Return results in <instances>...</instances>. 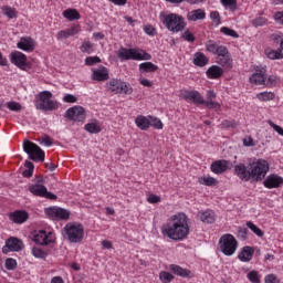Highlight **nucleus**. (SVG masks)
Returning <instances> with one entry per match:
<instances>
[{"instance_id": "obj_58", "label": "nucleus", "mask_w": 283, "mask_h": 283, "mask_svg": "<svg viewBox=\"0 0 283 283\" xmlns=\"http://www.w3.org/2000/svg\"><path fill=\"white\" fill-rule=\"evenodd\" d=\"M222 6H224L226 8H230L233 9L235 8L238 0H221Z\"/></svg>"}, {"instance_id": "obj_40", "label": "nucleus", "mask_w": 283, "mask_h": 283, "mask_svg": "<svg viewBox=\"0 0 283 283\" xmlns=\"http://www.w3.org/2000/svg\"><path fill=\"white\" fill-rule=\"evenodd\" d=\"M2 12L4 17H8V19H17V9L12 7H2Z\"/></svg>"}, {"instance_id": "obj_18", "label": "nucleus", "mask_w": 283, "mask_h": 283, "mask_svg": "<svg viewBox=\"0 0 283 283\" xmlns=\"http://www.w3.org/2000/svg\"><path fill=\"white\" fill-rule=\"evenodd\" d=\"M283 178L280 175L272 174L266 177L263 185L266 189H277L282 187Z\"/></svg>"}, {"instance_id": "obj_59", "label": "nucleus", "mask_w": 283, "mask_h": 283, "mask_svg": "<svg viewBox=\"0 0 283 283\" xmlns=\"http://www.w3.org/2000/svg\"><path fill=\"white\" fill-rule=\"evenodd\" d=\"M147 202H149L150 205H158V202H160V196L149 195L147 198Z\"/></svg>"}, {"instance_id": "obj_5", "label": "nucleus", "mask_w": 283, "mask_h": 283, "mask_svg": "<svg viewBox=\"0 0 283 283\" xmlns=\"http://www.w3.org/2000/svg\"><path fill=\"white\" fill-rule=\"evenodd\" d=\"M35 107L42 112H54V109H59V104L52 101V92L43 91L38 95Z\"/></svg>"}, {"instance_id": "obj_48", "label": "nucleus", "mask_w": 283, "mask_h": 283, "mask_svg": "<svg viewBox=\"0 0 283 283\" xmlns=\"http://www.w3.org/2000/svg\"><path fill=\"white\" fill-rule=\"evenodd\" d=\"M4 266L7 271H14V269H17V260L12 258L7 259Z\"/></svg>"}, {"instance_id": "obj_43", "label": "nucleus", "mask_w": 283, "mask_h": 283, "mask_svg": "<svg viewBox=\"0 0 283 283\" xmlns=\"http://www.w3.org/2000/svg\"><path fill=\"white\" fill-rule=\"evenodd\" d=\"M253 28H262V25H266L269 23V19L264 17H258L251 21Z\"/></svg>"}, {"instance_id": "obj_62", "label": "nucleus", "mask_w": 283, "mask_h": 283, "mask_svg": "<svg viewBox=\"0 0 283 283\" xmlns=\"http://www.w3.org/2000/svg\"><path fill=\"white\" fill-rule=\"evenodd\" d=\"M265 283H280V279L274 274H269L265 276Z\"/></svg>"}, {"instance_id": "obj_60", "label": "nucleus", "mask_w": 283, "mask_h": 283, "mask_svg": "<svg viewBox=\"0 0 283 283\" xmlns=\"http://www.w3.org/2000/svg\"><path fill=\"white\" fill-rule=\"evenodd\" d=\"M271 41H273L274 45H280V48H282L283 39L279 34H272L271 35Z\"/></svg>"}, {"instance_id": "obj_63", "label": "nucleus", "mask_w": 283, "mask_h": 283, "mask_svg": "<svg viewBox=\"0 0 283 283\" xmlns=\"http://www.w3.org/2000/svg\"><path fill=\"white\" fill-rule=\"evenodd\" d=\"M144 32L148 34L149 36H154L156 34V29L151 25H146L144 28Z\"/></svg>"}, {"instance_id": "obj_35", "label": "nucleus", "mask_w": 283, "mask_h": 283, "mask_svg": "<svg viewBox=\"0 0 283 283\" xmlns=\"http://www.w3.org/2000/svg\"><path fill=\"white\" fill-rule=\"evenodd\" d=\"M193 63L198 67H205V65L209 64V57L202 52H197L193 56Z\"/></svg>"}, {"instance_id": "obj_55", "label": "nucleus", "mask_w": 283, "mask_h": 283, "mask_svg": "<svg viewBox=\"0 0 283 283\" xmlns=\"http://www.w3.org/2000/svg\"><path fill=\"white\" fill-rule=\"evenodd\" d=\"M268 124L270 125V127H272V129H274V132H277V134L280 136H283V128H282V126L273 123V120H268Z\"/></svg>"}, {"instance_id": "obj_13", "label": "nucleus", "mask_w": 283, "mask_h": 283, "mask_svg": "<svg viewBox=\"0 0 283 283\" xmlns=\"http://www.w3.org/2000/svg\"><path fill=\"white\" fill-rule=\"evenodd\" d=\"M65 118L81 123L85 120V108L83 106H73L65 112Z\"/></svg>"}, {"instance_id": "obj_34", "label": "nucleus", "mask_w": 283, "mask_h": 283, "mask_svg": "<svg viewBox=\"0 0 283 283\" xmlns=\"http://www.w3.org/2000/svg\"><path fill=\"white\" fill-rule=\"evenodd\" d=\"M206 74L208 78H220L224 74V71L218 65H212L207 70Z\"/></svg>"}, {"instance_id": "obj_14", "label": "nucleus", "mask_w": 283, "mask_h": 283, "mask_svg": "<svg viewBox=\"0 0 283 283\" xmlns=\"http://www.w3.org/2000/svg\"><path fill=\"white\" fill-rule=\"evenodd\" d=\"M266 77V66H254V73L250 76L249 81L252 85H264Z\"/></svg>"}, {"instance_id": "obj_9", "label": "nucleus", "mask_w": 283, "mask_h": 283, "mask_svg": "<svg viewBox=\"0 0 283 283\" xmlns=\"http://www.w3.org/2000/svg\"><path fill=\"white\" fill-rule=\"evenodd\" d=\"M106 87L108 92H112L113 94H126L127 96H129V94H133L134 92L132 85L118 78H112L111 81H108L106 83Z\"/></svg>"}, {"instance_id": "obj_1", "label": "nucleus", "mask_w": 283, "mask_h": 283, "mask_svg": "<svg viewBox=\"0 0 283 283\" xmlns=\"http://www.w3.org/2000/svg\"><path fill=\"white\" fill-rule=\"evenodd\" d=\"M269 171V161L264 159H259L256 163L250 164V170L244 164H238L234 166V174L243 182H260L266 177Z\"/></svg>"}, {"instance_id": "obj_47", "label": "nucleus", "mask_w": 283, "mask_h": 283, "mask_svg": "<svg viewBox=\"0 0 283 283\" xmlns=\"http://www.w3.org/2000/svg\"><path fill=\"white\" fill-rule=\"evenodd\" d=\"M159 280H161L163 283H170L174 280V276L171 273L163 271L159 273Z\"/></svg>"}, {"instance_id": "obj_54", "label": "nucleus", "mask_w": 283, "mask_h": 283, "mask_svg": "<svg viewBox=\"0 0 283 283\" xmlns=\"http://www.w3.org/2000/svg\"><path fill=\"white\" fill-rule=\"evenodd\" d=\"M248 280L252 283H260V276L256 271H251L248 273Z\"/></svg>"}, {"instance_id": "obj_19", "label": "nucleus", "mask_w": 283, "mask_h": 283, "mask_svg": "<svg viewBox=\"0 0 283 283\" xmlns=\"http://www.w3.org/2000/svg\"><path fill=\"white\" fill-rule=\"evenodd\" d=\"M92 80L97 81L98 83L109 81V70L105 66H101L99 69L92 70Z\"/></svg>"}, {"instance_id": "obj_7", "label": "nucleus", "mask_w": 283, "mask_h": 283, "mask_svg": "<svg viewBox=\"0 0 283 283\" xmlns=\"http://www.w3.org/2000/svg\"><path fill=\"white\" fill-rule=\"evenodd\" d=\"M64 231L69 242H73L74 244L82 242L83 235H85V229L80 223H67L64 227Z\"/></svg>"}, {"instance_id": "obj_3", "label": "nucleus", "mask_w": 283, "mask_h": 283, "mask_svg": "<svg viewBox=\"0 0 283 283\" xmlns=\"http://www.w3.org/2000/svg\"><path fill=\"white\" fill-rule=\"evenodd\" d=\"M117 56L120 61H151V54L146 53L143 49L120 48L117 51Z\"/></svg>"}, {"instance_id": "obj_27", "label": "nucleus", "mask_w": 283, "mask_h": 283, "mask_svg": "<svg viewBox=\"0 0 283 283\" xmlns=\"http://www.w3.org/2000/svg\"><path fill=\"white\" fill-rule=\"evenodd\" d=\"M253 253H255V250L253 248L243 247L238 258L241 262H251V260H253Z\"/></svg>"}, {"instance_id": "obj_28", "label": "nucleus", "mask_w": 283, "mask_h": 283, "mask_svg": "<svg viewBox=\"0 0 283 283\" xmlns=\"http://www.w3.org/2000/svg\"><path fill=\"white\" fill-rule=\"evenodd\" d=\"M264 54L271 61H276V60L283 59V42L281 43V48H279L277 50L265 49Z\"/></svg>"}, {"instance_id": "obj_56", "label": "nucleus", "mask_w": 283, "mask_h": 283, "mask_svg": "<svg viewBox=\"0 0 283 283\" xmlns=\"http://www.w3.org/2000/svg\"><path fill=\"white\" fill-rule=\"evenodd\" d=\"M150 126L154 127L155 129H163V120L158 118H153L150 117Z\"/></svg>"}, {"instance_id": "obj_4", "label": "nucleus", "mask_w": 283, "mask_h": 283, "mask_svg": "<svg viewBox=\"0 0 283 283\" xmlns=\"http://www.w3.org/2000/svg\"><path fill=\"white\" fill-rule=\"evenodd\" d=\"M160 21L170 32H182L185 30V18L176 13L160 15Z\"/></svg>"}, {"instance_id": "obj_64", "label": "nucleus", "mask_w": 283, "mask_h": 283, "mask_svg": "<svg viewBox=\"0 0 283 283\" xmlns=\"http://www.w3.org/2000/svg\"><path fill=\"white\" fill-rule=\"evenodd\" d=\"M274 20L276 21V23H280V25H283V11H277L274 14Z\"/></svg>"}, {"instance_id": "obj_42", "label": "nucleus", "mask_w": 283, "mask_h": 283, "mask_svg": "<svg viewBox=\"0 0 283 283\" xmlns=\"http://www.w3.org/2000/svg\"><path fill=\"white\" fill-rule=\"evenodd\" d=\"M245 224H247L249 230H251L252 232H254L258 235V238H263L264 237V232L262 231V229H260L253 222L248 221Z\"/></svg>"}, {"instance_id": "obj_50", "label": "nucleus", "mask_w": 283, "mask_h": 283, "mask_svg": "<svg viewBox=\"0 0 283 283\" xmlns=\"http://www.w3.org/2000/svg\"><path fill=\"white\" fill-rule=\"evenodd\" d=\"M181 39L184 41H188V43H193V41H196V36H193V33H191L189 30L182 33Z\"/></svg>"}, {"instance_id": "obj_12", "label": "nucleus", "mask_w": 283, "mask_h": 283, "mask_svg": "<svg viewBox=\"0 0 283 283\" xmlns=\"http://www.w3.org/2000/svg\"><path fill=\"white\" fill-rule=\"evenodd\" d=\"M23 241L17 237H10L6 241V245L2 248V253L7 255V253H10V251H23Z\"/></svg>"}, {"instance_id": "obj_15", "label": "nucleus", "mask_w": 283, "mask_h": 283, "mask_svg": "<svg viewBox=\"0 0 283 283\" xmlns=\"http://www.w3.org/2000/svg\"><path fill=\"white\" fill-rule=\"evenodd\" d=\"M10 61L20 70H28V56H25V54L21 53L20 51L11 52Z\"/></svg>"}, {"instance_id": "obj_57", "label": "nucleus", "mask_w": 283, "mask_h": 283, "mask_svg": "<svg viewBox=\"0 0 283 283\" xmlns=\"http://www.w3.org/2000/svg\"><path fill=\"white\" fill-rule=\"evenodd\" d=\"M210 19H211V21H213V23H216L217 25H220V12H218V11H212L211 13H210Z\"/></svg>"}, {"instance_id": "obj_51", "label": "nucleus", "mask_w": 283, "mask_h": 283, "mask_svg": "<svg viewBox=\"0 0 283 283\" xmlns=\"http://www.w3.org/2000/svg\"><path fill=\"white\" fill-rule=\"evenodd\" d=\"M7 107L11 112H21V104L18 102H8Z\"/></svg>"}, {"instance_id": "obj_45", "label": "nucleus", "mask_w": 283, "mask_h": 283, "mask_svg": "<svg viewBox=\"0 0 283 283\" xmlns=\"http://www.w3.org/2000/svg\"><path fill=\"white\" fill-rule=\"evenodd\" d=\"M263 85H265V87H275L277 85V76L270 75L268 77V80H266V76H265Z\"/></svg>"}, {"instance_id": "obj_32", "label": "nucleus", "mask_w": 283, "mask_h": 283, "mask_svg": "<svg viewBox=\"0 0 283 283\" xmlns=\"http://www.w3.org/2000/svg\"><path fill=\"white\" fill-rule=\"evenodd\" d=\"M78 32H81L78 27H72V28H70L67 30L59 31L57 39L59 40H61V39H70V36H74L76 34H78Z\"/></svg>"}, {"instance_id": "obj_16", "label": "nucleus", "mask_w": 283, "mask_h": 283, "mask_svg": "<svg viewBox=\"0 0 283 283\" xmlns=\"http://www.w3.org/2000/svg\"><path fill=\"white\" fill-rule=\"evenodd\" d=\"M182 98L188 103H193V105H205V97L198 91H186Z\"/></svg>"}, {"instance_id": "obj_29", "label": "nucleus", "mask_w": 283, "mask_h": 283, "mask_svg": "<svg viewBox=\"0 0 283 283\" xmlns=\"http://www.w3.org/2000/svg\"><path fill=\"white\" fill-rule=\"evenodd\" d=\"M33 241L35 242V244H50L52 242V240H50V238L48 237V232H45V230H40L38 233H35L33 235Z\"/></svg>"}, {"instance_id": "obj_53", "label": "nucleus", "mask_w": 283, "mask_h": 283, "mask_svg": "<svg viewBox=\"0 0 283 283\" xmlns=\"http://www.w3.org/2000/svg\"><path fill=\"white\" fill-rule=\"evenodd\" d=\"M96 63H101V57L88 56L85 59V65L92 66V65H96Z\"/></svg>"}, {"instance_id": "obj_10", "label": "nucleus", "mask_w": 283, "mask_h": 283, "mask_svg": "<svg viewBox=\"0 0 283 283\" xmlns=\"http://www.w3.org/2000/svg\"><path fill=\"white\" fill-rule=\"evenodd\" d=\"M43 178H39L35 185L29 186V191L33 196H39L40 198H48V200H56V195L48 191V188L43 186Z\"/></svg>"}, {"instance_id": "obj_20", "label": "nucleus", "mask_w": 283, "mask_h": 283, "mask_svg": "<svg viewBox=\"0 0 283 283\" xmlns=\"http://www.w3.org/2000/svg\"><path fill=\"white\" fill-rule=\"evenodd\" d=\"M35 45L36 42H34V40L30 36H23L17 43V48H19V50H23V52H34Z\"/></svg>"}, {"instance_id": "obj_44", "label": "nucleus", "mask_w": 283, "mask_h": 283, "mask_svg": "<svg viewBox=\"0 0 283 283\" xmlns=\"http://www.w3.org/2000/svg\"><path fill=\"white\" fill-rule=\"evenodd\" d=\"M32 255L34 258H40L41 260H45L48 258V252L43 251L41 248L39 247H34L32 249Z\"/></svg>"}, {"instance_id": "obj_38", "label": "nucleus", "mask_w": 283, "mask_h": 283, "mask_svg": "<svg viewBox=\"0 0 283 283\" xmlns=\"http://www.w3.org/2000/svg\"><path fill=\"white\" fill-rule=\"evenodd\" d=\"M256 98L262 101L263 103H266L268 101H274L275 99V93L273 92H261L256 94Z\"/></svg>"}, {"instance_id": "obj_6", "label": "nucleus", "mask_w": 283, "mask_h": 283, "mask_svg": "<svg viewBox=\"0 0 283 283\" xmlns=\"http://www.w3.org/2000/svg\"><path fill=\"white\" fill-rule=\"evenodd\" d=\"M23 151L28 154L29 159L33 163H43L45 160V151L31 140L25 139L23 142Z\"/></svg>"}, {"instance_id": "obj_17", "label": "nucleus", "mask_w": 283, "mask_h": 283, "mask_svg": "<svg viewBox=\"0 0 283 283\" xmlns=\"http://www.w3.org/2000/svg\"><path fill=\"white\" fill-rule=\"evenodd\" d=\"M206 50L207 52H210V54L219 56V54H224L227 52V46L220 44V42H217L216 40H208L206 42Z\"/></svg>"}, {"instance_id": "obj_8", "label": "nucleus", "mask_w": 283, "mask_h": 283, "mask_svg": "<svg viewBox=\"0 0 283 283\" xmlns=\"http://www.w3.org/2000/svg\"><path fill=\"white\" fill-rule=\"evenodd\" d=\"M219 247L223 255L231 256L238 251V240L233 234H223L219 240Z\"/></svg>"}, {"instance_id": "obj_36", "label": "nucleus", "mask_w": 283, "mask_h": 283, "mask_svg": "<svg viewBox=\"0 0 283 283\" xmlns=\"http://www.w3.org/2000/svg\"><path fill=\"white\" fill-rule=\"evenodd\" d=\"M64 19H67L69 21H78L81 19V13L76 9H66L63 11Z\"/></svg>"}, {"instance_id": "obj_23", "label": "nucleus", "mask_w": 283, "mask_h": 283, "mask_svg": "<svg viewBox=\"0 0 283 283\" xmlns=\"http://www.w3.org/2000/svg\"><path fill=\"white\" fill-rule=\"evenodd\" d=\"M231 163L229 160L220 159L211 164L210 169L212 174H224L229 169Z\"/></svg>"}, {"instance_id": "obj_31", "label": "nucleus", "mask_w": 283, "mask_h": 283, "mask_svg": "<svg viewBox=\"0 0 283 283\" xmlns=\"http://www.w3.org/2000/svg\"><path fill=\"white\" fill-rule=\"evenodd\" d=\"M135 125L143 132H147V128L151 127V122L146 116L139 115L135 119Z\"/></svg>"}, {"instance_id": "obj_11", "label": "nucleus", "mask_w": 283, "mask_h": 283, "mask_svg": "<svg viewBox=\"0 0 283 283\" xmlns=\"http://www.w3.org/2000/svg\"><path fill=\"white\" fill-rule=\"evenodd\" d=\"M45 213L52 220H70V211L60 207L46 208Z\"/></svg>"}, {"instance_id": "obj_30", "label": "nucleus", "mask_w": 283, "mask_h": 283, "mask_svg": "<svg viewBox=\"0 0 283 283\" xmlns=\"http://www.w3.org/2000/svg\"><path fill=\"white\" fill-rule=\"evenodd\" d=\"M207 13L202 9H197L188 12L187 19L188 21H202L206 19Z\"/></svg>"}, {"instance_id": "obj_22", "label": "nucleus", "mask_w": 283, "mask_h": 283, "mask_svg": "<svg viewBox=\"0 0 283 283\" xmlns=\"http://www.w3.org/2000/svg\"><path fill=\"white\" fill-rule=\"evenodd\" d=\"M197 219L203 224H213L216 222V212L213 210H201L197 213Z\"/></svg>"}, {"instance_id": "obj_46", "label": "nucleus", "mask_w": 283, "mask_h": 283, "mask_svg": "<svg viewBox=\"0 0 283 283\" xmlns=\"http://www.w3.org/2000/svg\"><path fill=\"white\" fill-rule=\"evenodd\" d=\"M221 32L222 34H226V36H232V39H238L240 36L235 30L229 29L227 27H222Z\"/></svg>"}, {"instance_id": "obj_39", "label": "nucleus", "mask_w": 283, "mask_h": 283, "mask_svg": "<svg viewBox=\"0 0 283 283\" xmlns=\"http://www.w3.org/2000/svg\"><path fill=\"white\" fill-rule=\"evenodd\" d=\"M199 182L206 187H216V185H218V179L213 177H202L199 179Z\"/></svg>"}, {"instance_id": "obj_37", "label": "nucleus", "mask_w": 283, "mask_h": 283, "mask_svg": "<svg viewBox=\"0 0 283 283\" xmlns=\"http://www.w3.org/2000/svg\"><path fill=\"white\" fill-rule=\"evenodd\" d=\"M84 129L88 134H101V124L98 122L88 123L84 126Z\"/></svg>"}, {"instance_id": "obj_61", "label": "nucleus", "mask_w": 283, "mask_h": 283, "mask_svg": "<svg viewBox=\"0 0 283 283\" xmlns=\"http://www.w3.org/2000/svg\"><path fill=\"white\" fill-rule=\"evenodd\" d=\"M76 101H78V98L72 94H65L63 96V102L64 103H76Z\"/></svg>"}, {"instance_id": "obj_52", "label": "nucleus", "mask_w": 283, "mask_h": 283, "mask_svg": "<svg viewBox=\"0 0 283 283\" xmlns=\"http://www.w3.org/2000/svg\"><path fill=\"white\" fill-rule=\"evenodd\" d=\"M247 235H249V229L240 227L238 229L237 238H239V240H247Z\"/></svg>"}, {"instance_id": "obj_41", "label": "nucleus", "mask_w": 283, "mask_h": 283, "mask_svg": "<svg viewBox=\"0 0 283 283\" xmlns=\"http://www.w3.org/2000/svg\"><path fill=\"white\" fill-rule=\"evenodd\" d=\"M24 167H27V169L22 172V176H24V178H32V174H34V164L27 160Z\"/></svg>"}, {"instance_id": "obj_2", "label": "nucleus", "mask_w": 283, "mask_h": 283, "mask_svg": "<svg viewBox=\"0 0 283 283\" xmlns=\"http://www.w3.org/2000/svg\"><path fill=\"white\" fill-rule=\"evenodd\" d=\"M163 235L169 238L170 240H175L176 242H180V240H185L187 235H189V223L187 221V214L177 213L174 214L169 222L163 226L161 228Z\"/></svg>"}, {"instance_id": "obj_33", "label": "nucleus", "mask_w": 283, "mask_h": 283, "mask_svg": "<svg viewBox=\"0 0 283 283\" xmlns=\"http://www.w3.org/2000/svg\"><path fill=\"white\" fill-rule=\"evenodd\" d=\"M139 72L142 74H149L154 72H158V65L151 62H144L139 64Z\"/></svg>"}, {"instance_id": "obj_24", "label": "nucleus", "mask_w": 283, "mask_h": 283, "mask_svg": "<svg viewBox=\"0 0 283 283\" xmlns=\"http://www.w3.org/2000/svg\"><path fill=\"white\" fill-rule=\"evenodd\" d=\"M218 56L219 59L217 63L221 65V67H233V60L231 59V53H229V49H226V52L223 54H219Z\"/></svg>"}, {"instance_id": "obj_49", "label": "nucleus", "mask_w": 283, "mask_h": 283, "mask_svg": "<svg viewBox=\"0 0 283 283\" xmlns=\"http://www.w3.org/2000/svg\"><path fill=\"white\" fill-rule=\"evenodd\" d=\"M92 48H94V44L91 42H83V44L80 46V50L83 53L92 54Z\"/></svg>"}, {"instance_id": "obj_25", "label": "nucleus", "mask_w": 283, "mask_h": 283, "mask_svg": "<svg viewBox=\"0 0 283 283\" xmlns=\"http://www.w3.org/2000/svg\"><path fill=\"white\" fill-rule=\"evenodd\" d=\"M216 92L207 91L206 98L203 105L208 107V109H220V103L213 101L216 98Z\"/></svg>"}, {"instance_id": "obj_26", "label": "nucleus", "mask_w": 283, "mask_h": 283, "mask_svg": "<svg viewBox=\"0 0 283 283\" xmlns=\"http://www.w3.org/2000/svg\"><path fill=\"white\" fill-rule=\"evenodd\" d=\"M169 270L175 275H178L179 277H193L191 274V270L182 269L180 265L177 264H170Z\"/></svg>"}, {"instance_id": "obj_21", "label": "nucleus", "mask_w": 283, "mask_h": 283, "mask_svg": "<svg viewBox=\"0 0 283 283\" xmlns=\"http://www.w3.org/2000/svg\"><path fill=\"white\" fill-rule=\"evenodd\" d=\"M28 218H30V214L24 210H15L9 214V220L14 224H23V222H28Z\"/></svg>"}]
</instances>
